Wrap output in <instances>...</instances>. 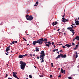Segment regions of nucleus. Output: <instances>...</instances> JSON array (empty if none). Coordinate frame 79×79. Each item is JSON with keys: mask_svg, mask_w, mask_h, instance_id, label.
I'll use <instances>...</instances> for the list:
<instances>
[{"mask_svg": "<svg viewBox=\"0 0 79 79\" xmlns=\"http://www.w3.org/2000/svg\"><path fill=\"white\" fill-rule=\"evenodd\" d=\"M58 69V70H60V68H59Z\"/></svg>", "mask_w": 79, "mask_h": 79, "instance_id": "62", "label": "nucleus"}, {"mask_svg": "<svg viewBox=\"0 0 79 79\" xmlns=\"http://www.w3.org/2000/svg\"><path fill=\"white\" fill-rule=\"evenodd\" d=\"M75 23H76V25H79V21L78 20L76 21V19H75Z\"/></svg>", "mask_w": 79, "mask_h": 79, "instance_id": "10", "label": "nucleus"}, {"mask_svg": "<svg viewBox=\"0 0 79 79\" xmlns=\"http://www.w3.org/2000/svg\"><path fill=\"white\" fill-rule=\"evenodd\" d=\"M23 40H24L25 41H27V40H26V39L25 38H23Z\"/></svg>", "mask_w": 79, "mask_h": 79, "instance_id": "27", "label": "nucleus"}, {"mask_svg": "<svg viewBox=\"0 0 79 79\" xmlns=\"http://www.w3.org/2000/svg\"><path fill=\"white\" fill-rule=\"evenodd\" d=\"M57 24H58V22H54L52 23V26H54V25H56Z\"/></svg>", "mask_w": 79, "mask_h": 79, "instance_id": "9", "label": "nucleus"}, {"mask_svg": "<svg viewBox=\"0 0 79 79\" xmlns=\"http://www.w3.org/2000/svg\"><path fill=\"white\" fill-rule=\"evenodd\" d=\"M59 32V34L60 35V34H61V32Z\"/></svg>", "mask_w": 79, "mask_h": 79, "instance_id": "45", "label": "nucleus"}, {"mask_svg": "<svg viewBox=\"0 0 79 79\" xmlns=\"http://www.w3.org/2000/svg\"><path fill=\"white\" fill-rule=\"evenodd\" d=\"M72 44L73 46L75 45V44H74V43H73V42Z\"/></svg>", "mask_w": 79, "mask_h": 79, "instance_id": "31", "label": "nucleus"}, {"mask_svg": "<svg viewBox=\"0 0 79 79\" xmlns=\"http://www.w3.org/2000/svg\"><path fill=\"white\" fill-rule=\"evenodd\" d=\"M72 25V26H74V25H75V24H73Z\"/></svg>", "mask_w": 79, "mask_h": 79, "instance_id": "55", "label": "nucleus"}, {"mask_svg": "<svg viewBox=\"0 0 79 79\" xmlns=\"http://www.w3.org/2000/svg\"><path fill=\"white\" fill-rule=\"evenodd\" d=\"M26 18H28V17H29V15H26Z\"/></svg>", "mask_w": 79, "mask_h": 79, "instance_id": "24", "label": "nucleus"}, {"mask_svg": "<svg viewBox=\"0 0 79 79\" xmlns=\"http://www.w3.org/2000/svg\"><path fill=\"white\" fill-rule=\"evenodd\" d=\"M41 59H40V60L42 61H41V63H44V57H40Z\"/></svg>", "mask_w": 79, "mask_h": 79, "instance_id": "8", "label": "nucleus"}, {"mask_svg": "<svg viewBox=\"0 0 79 79\" xmlns=\"http://www.w3.org/2000/svg\"><path fill=\"white\" fill-rule=\"evenodd\" d=\"M12 44H15V41H13Z\"/></svg>", "mask_w": 79, "mask_h": 79, "instance_id": "43", "label": "nucleus"}, {"mask_svg": "<svg viewBox=\"0 0 79 79\" xmlns=\"http://www.w3.org/2000/svg\"><path fill=\"white\" fill-rule=\"evenodd\" d=\"M27 45H29V44H27Z\"/></svg>", "mask_w": 79, "mask_h": 79, "instance_id": "63", "label": "nucleus"}, {"mask_svg": "<svg viewBox=\"0 0 79 79\" xmlns=\"http://www.w3.org/2000/svg\"><path fill=\"white\" fill-rule=\"evenodd\" d=\"M8 79H12L10 77H9V78H8Z\"/></svg>", "mask_w": 79, "mask_h": 79, "instance_id": "51", "label": "nucleus"}, {"mask_svg": "<svg viewBox=\"0 0 79 79\" xmlns=\"http://www.w3.org/2000/svg\"><path fill=\"white\" fill-rule=\"evenodd\" d=\"M65 16V13H64L63 16H62L63 18H64Z\"/></svg>", "mask_w": 79, "mask_h": 79, "instance_id": "36", "label": "nucleus"}, {"mask_svg": "<svg viewBox=\"0 0 79 79\" xmlns=\"http://www.w3.org/2000/svg\"><path fill=\"white\" fill-rule=\"evenodd\" d=\"M59 45H62V44H59Z\"/></svg>", "mask_w": 79, "mask_h": 79, "instance_id": "58", "label": "nucleus"}, {"mask_svg": "<svg viewBox=\"0 0 79 79\" xmlns=\"http://www.w3.org/2000/svg\"><path fill=\"white\" fill-rule=\"evenodd\" d=\"M50 77L51 78H52V77H53V76L52 75H50Z\"/></svg>", "mask_w": 79, "mask_h": 79, "instance_id": "33", "label": "nucleus"}, {"mask_svg": "<svg viewBox=\"0 0 79 79\" xmlns=\"http://www.w3.org/2000/svg\"><path fill=\"white\" fill-rule=\"evenodd\" d=\"M61 72L62 73H64V74H65V73H66V71H65V70H63V69H62V68H61Z\"/></svg>", "mask_w": 79, "mask_h": 79, "instance_id": "11", "label": "nucleus"}, {"mask_svg": "<svg viewBox=\"0 0 79 79\" xmlns=\"http://www.w3.org/2000/svg\"><path fill=\"white\" fill-rule=\"evenodd\" d=\"M7 76H8V74H6V77H7Z\"/></svg>", "mask_w": 79, "mask_h": 79, "instance_id": "40", "label": "nucleus"}, {"mask_svg": "<svg viewBox=\"0 0 79 79\" xmlns=\"http://www.w3.org/2000/svg\"><path fill=\"white\" fill-rule=\"evenodd\" d=\"M62 47L63 48H66V47L64 46H62Z\"/></svg>", "mask_w": 79, "mask_h": 79, "instance_id": "35", "label": "nucleus"}, {"mask_svg": "<svg viewBox=\"0 0 79 79\" xmlns=\"http://www.w3.org/2000/svg\"><path fill=\"white\" fill-rule=\"evenodd\" d=\"M60 29H59L57 31H60Z\"/></svg>", "mask_w": 79, "mask_h": 79, "instance_id": "50", "label": "nucleus"}, {"mask_svg": "<svg viewBox=\"0 0 79 79\" xmlns=\"http://www.w3.org/2000/svg\"><path fill=\"white\" fill-rule=\"evenodd\" d=\"M35 49H36L35 50V51L36 52H39V48H37V47H36L35 48Z\"/></svg>", "mask_w": 79, "mask_h": 79, "instance_id": "17", "label": "nucleus"}, {"mask_svg": "<svg viewBox=\"0 0 79 79\" xmlns=\"http://www.w3.org/2000/svg\"><path fill=\"white\" fill-rule=\"evenodd\" d=\"M28 12H29V10H27V13H28Z\"/></svg>", "mask_w": 79, "mask_h": 79, "instance_id": "60", "label": "nucleus"}, {"mask_svg": "<svg viewBox=\"0 0 79 79\" xmlns=\"http://www.w3.org/2000/svg\"><path fill=\"white\" fill-rule=\"evenodd\" d=\"M45 44L46 47H50V44L45 43Z\"/></svg>", "mask_w": 79, "mask_h": 79, "instance_id": "21", "label": "nucleus"}, {"mask_svg": "<svg viewBox=\"0 0 79 79\" xmlns=\"http://www.w3.org/2000/svg\"><path fill=\"white\" fill-rule=\"evenodd\" d=\"M38 44L40 45H42L43 44V41H44V38H42L41 39H40L39 40H37Z\"/></svg>", "mask_w": 79, "mask_h": 79, "instance_id": "2", "label": "nucleus"}, {"mask_svg": "<svg viewBox=\"0 0 79 79\" xmlns=\"http://www.w3.org/2000/svg\"><path fill=\"white\" fill-rule=\"evenodd\" d=\"M15 43V44H16L17 43V42H18L17 41H14Z\"/></svg>", "mask_w": 79, "mask_h": 79, "instance_id": "47", "label": "nucleus"}, {"mask_svg": "<svg viewBox=\"0 0 79 79\" xmlns=\"http://www.w3.org/2000/svg\"><path fill=\"white\" fill-rule=\"evenodd\" d=\"M40 54L41 55H40V58L45 56V54L44 51H42L40 53Z\"/></svg>", "mask_w": 79, "mask_h": 79, "instance_id": "3", "label": "nucleus"}, {"mask_svg": "<svg viewBox=\"0 0 79 79\" xmlns=\"http://www.w3.org/2000/svg\"><path fill=\"white\" fill-rule=\"evenodd\" d=\"M60 74H61V73H60V75L58 77H61V75H60Z\"/></svg>", "mask_w": 79, "mask_h": 79, "instance_id": "26", "label": "nucleus"}, {"mask_svg": "<svg viewBox=\"0 0 79 79\" xmlns=\"http://www.w3.org/2000/svg\"><path fill=\"white\" fill-rule=\"evenodd\" d=\"M26 79H28V78H27Z\"/></svg>", "mask_w": 79, "mask_h": 79, "instance_id": "64", "label": "nucleus"}, {"mask_svg": "<svg viewBox=\"0 0 79 79\" xmlns=\"http://www.w3.org/2000/svg\"><path fill=\"white\" fill-rule=\"evenodd\" d=\"M40 77H44V75H40Z\"/></svg>", "mask_w": 79, "mask_h": 79, "instance_id": "30", "label": "nucleus"}, {"mask_svg": "<svg viewBox=\"0 0 79 79\" xmlns=\"http://www.w3.org/2000/svg\"><path fill=\"white\" fill-rule=\"evenodd\" d=\"M71 26H72V27H69L67 28V29H73L74 27V26L73 25H71Z\"/></svg>", "mask_w": 79, "mask_h": 79, "instance_id": "14", "label": "nucleus"}, {"mask_svg": "<svg viewBox=\"0 0 79 79\" xmlns=\"http://www.w3.org/2000/svg\"><path fill=\"white\" fill-rule=\"evenodd\" d=\"M19 58H23V55H19Z\"/></svg>", "mask_w": 79, "mask_h": 79, "instance_id": "19", "label": "nucleus"}, {"mask_svg": "<svg viewBox=\"0 0 79 79\" xmlns=\"http://www.w3.org/2000/svg\"><path fill=\"white\" fill-rule=\"evenodd\" d=\"M6 53V55H8V53Z\"/></svg>", "mask_w": 79, "mask_h": 79, "instance_id": "53", "label": "nucleus"}, {"mask_svg": "<svg viewBox=\"0 0 79 79\" xmlns=\"http://www.w3.org/2000/svg\"><path fill=\"white\" fill-rule=\"evenodd\" d=\"M65 46H67L68 48H69L70 47H71V46H72V45L71 44L69 45V44H67L65 45Z\"/></svg>", "mask_w": 79, "mask_h": 79, "instance_id": "12", "label": "nucleus"}, {"mask_svg": "<svg viewBox=\"0 0 79 79\" xmlns=\"http://www.w3.org/2000/svg\"><path fill=\"white\" fill-rule=\"evenodd\" d=\"M52 45H54V42H52Z\"/></svg>", "mask_w": 79, "mask_h": 79, "instance_id": "37", "label": "nucleus"}, {"mask_svg": "<svg viewBox=\"0 0 79 79\" xmlns=\"http://www.w3.org/2000/svg\"><path fill=\"white\" fill-rule=\"evenodd\" d=\"M23 57H24H24L26 56H25V55H23Z\"/></svg>", "mask_w": 79, "mask_h": 79, "instance_id": "54", "label": "nucleus"}, {"mask_svg": "<svg viewBox=\"0 0 79 79\" xmlns=\"http://www.w3.org/2000/svg\"><path fill=\"white\" fill-rule=\"evenodd\" d=\"M46 43H48V44H51V43H50V41H48V42H47Z\"/></svg>", "mask_w": 79, "mask_h": 79, "instance_id": "25", "label": "nucleus"}, {"mask_svg": "<svg viewBox=\"0 0 79 79\" xmlns=\"http://www.w3.org/2000/svg\"><path fill=\"white\" fill-rule=\"evenodd\" d=\"M10 45H12V44H13V43H10Z\"/></svg>", "mask_w": 79, "mask_h": 79, "instance_id": "57", "label": "nucleus"}, {"mask_svg": "<svg viewBox=\"0 0 79 79\" xmlns=\"http://www.w3.org/2000/svg\"><path fill=\"white\" fill-rule=\"evenodd\" d=\"M10 46H8V47H7V48H10Z\"/></svg>", "mask_w": 79, "mask_h": 79, "instance_id": "48", "label": "nucleus"}, {"mask_svg": "<svg viewBox=\"0 0 79 79\" xmlns=\"http://www.w3.org/2000/svg\"><path fill=\"white\" fill-rule=\"evenodd\" d=\"M64 35H65L66 34V33H64Z\"/></svg>", "mask_w": 79, "mask_h": 79, "instance_id": "61", "label": "nucleus"}, {"mask_svg": "<svg viewBox=\"0 0 79 79\" xmlns=\"http://www.w3.org/2000/svg\"><path fill=\"white\" fill-rule=\"evenodd\" d=\"M38 43H38V41H34L33 43V45H35L36 44H38Z\"/></svg>", "mask_w": 79, "mask_h": 79, "instance_id": "13", "label": "nucleus"}, {"mask_svg": "<svg viewBox=\"0 0 79 79\" xmlns=\"http://www.w3.org/2000/svg\"><path fill=\"white\" fill-rule=\"evenodd\" d=\"M35 6H37V5L36 4L34 5Z\"/></svg>", "mask_w": 79, "mask_h": 79, "instance_id": "52", "label": "nucleus"}, {"mask_svg": "<svg viewBox=\"0 0 79 79\" xmlns=\"http://www.w3.org/2000/svg\"><path fill=\"white\" fill-rule=\"evenodd\" d=\"M26 19L27 20H28V21H32V20L33 19V17H32V15H30Z\"/></svg>", "mask_w": 79, "mask_h": 79, "instance_id": "4", "label": "nucleus"}, {"mask_svg": "<svg viewBox=\"0 0 79 79\" xmlns=\"http://www.w3.org/2000/svg\"><path fill=\"white\" fill-rule=\"evenodd\" d=\"M76 39H75H75H73V41H74V40H75Z\"/></svg>", "mask_w": 79, "mask_h": 79, "instance_id": "56", "label": "nucleus"}, {"mask_svg": "<svg viewBox=\"0 0 79 79\" xmlns=\"http://www.w3.org/2000/svg\"><path fill=\"white\" fill-rule=\"evenodd\" d=\"M29 77H30V78H31V79H32V75H29Z\"/></svg>", "mask_w": 79, "mask_h": 79, "instance_id": "23", "label": "nucleus"}, {"mask_svg": "<svg viewBox=\"0 0 79 79\" xmlns=\"http://www.w3.org/2000/svg\"><path fill=\"white\" fill-rule=\"evenodd\" d=\"M63 20L62 21V22H64V23H66V22H68V21H69V20L68 19H65V18H62Z\"/></svg>", "mask_w": 79, "mask_h": 79, "instance_id": "6", "label": "nucleus"}, {"mask_svg": "<svg viewBox=\"0 0 79 79\" xmlns=\"http://www.w3.org/2000/svg\"><path fill=\"white\" fill-rule=\"evenodd\" d=\"M25 56H27L28 55H27V54H26L25 55Z\"/></svg>", "mask_w": 79, "mask_h": 79, "instance_id": "41", "label": "nucleus"}, {"mask_svg": "<svg viewBox=\"0 0 79 79\" xmlns=\"http://www.w3.org/2000/svg\"><path fill=\"white\" fill-rule=\"evenodd\" d=\"M35 4H36V5H38V4H39V2H36Z\"/></svg>", "mask_w": 79, "mask_h": 79, "instance_id": "28", "label": "nucleus"}, {"mask_svg": "<svg viewBox=\"0 0 79 79\" xmlns=\"http://www.w3.org/2000/svg\"><path fill=\"white\" fill-rule=\"evenodd\" d=\"M30 55L31 56H32V54H30Z\"/></svg>", "mask_w": 79, "mask_h": 79, "instance_id": "46", "label": "nucleus"}, {"mask_svg": "<svg viewBox=\"0 0 79 79\" xmlns=\"http://www.w3.org/2000/svg\"><path fill=\"white\" fill-rule=\"evenodd\" d=\"M47 40H47V38H44V39H43V41L44 42H47Z\"/></svg>", "mask_w": 79, "mask_h": 79, "instance_id": "20", "label": "nucleus"}, {"mask_svg": "<svg viewBox=\"0 0 79 79\" xmlns=\"http://www.w3.org/2000/svg\"><path fill=\"white\" fill-rule=\"evenodd\" d=\"M56 51H58V49H56Z\"/></svg>", "mask_w": 79, "mask_h": 79, "instance_id": "59", "label": "nucleus"}, {"mask_svg": "<svg viewBox=\"0 0 79 79\" xmlns=\"http://www.w3.org/2000/svg\"><path fill=\"white\" fill-rule=\"evenodd\" d=\"M76 48H78V45H76Z\"/></svg>", "mask_w": 79, "mask_h": 79, "instance_id": "34", "label": "nucleus"}, {"mask_svg": "<svg viewBox=\"0 0 79 79\" xmlns=\"http://www.w3.org/2000/svg\"><path fill=\"white\" fill-rule=\"evenodd\" d=\"M51 64L52 65V67H53V63H51Z\"/></svg>", "mask_w": 79, "mask_h": 79, "instance_id": "29", "label": "nucleus"}, {"mask_svg": "<svg viewBox=\"0 0 79 79\" xmlns=\"http://www.w3.org/2000/svg\"><path fill=\"white\" fill-rule=\"evenodd\" d=\"M20 68L22 69H24V68L26 66V64L25 63H24L23 61H21L20 62Z\"/></svg>", "mask_w": 79, "mask_h": 79, "instance_id": "1", "label": "nucleus"}, {"mask_svg": "<svg viewBox=\"0 0 79 79\" xmlns=\"http://www.w3.org/2000/svg\"><path fill=\"white\" fill-rule=\"evenodd\" d=\"M56 51V49H54L53 51V52H55Z\"/></svg>", "mask_w": 79, "mask_h": 79, "instance_id": "39", "label": "nucleus"}, {"mask_svg": "<svg viewBox=\"0 0 79 79\" xmlns=\"http://www.w3.org/2000/svg\"><path fill=\"white\" fill-rule=\"evenodd\" d=\"M75 53H76V58H77V57H78V56L77 55V52H75Z\"/></svg>", "mask_w": 79, "mask_h": 79, "instance_id": "22", "label": "nucleus"}, {"mask_svg": "<svg viewBox=\"0 0 79 79\" xmlns=\"http://www.w3.org/2000/svg\"><path fill=\"white\" fill-rule=\"evenodd\" d=\"M10 50V48H6V52H8Z\"/></svg>", "mask_w": 79, "mask_h": 79, "instance_id": "18", "label": "nucleus"}, {"mask_svg": "<svg viewBox=\"0 0 79 79\" xmlns=\"http://www.w3.org/2000/svg\"><path fill=\"white\" fill-rule=\"evenodd\" d=\"M67 29L69 30V31H70L71 32H72V33H73L72 35V36H73L74 35V34H75V32H74V30L73 29V28Z\"/></svg>", "mask_w": 79, "mask_h": 79, "instance_id": "5", "label": "nucleus"}, {"mask_svg": "<svg viewBox=\"0 0 79 79\" xmlns=\"http://www.w3.org/2000/svg\"><path fill=\"white\" fill-rule=\"evenodd\" d=\"M60 55L62 58H66V54H64V55H63V54H60Z\"/></svg>", "mask_w": 79, "mask_h": 79, "instance_id": "7", "label": "nucleus"}, {"mask_svg": "<svg viewBox=\"0 0 79 79\" xmlns=\"http://www.w3.org/2000/svg\"><path fill=\"white\" fill-rule=\"evenodd\" d=\"M76 49H77V48L76 47L73 48V50H76Z\"/></svg>", "mask_w": 79, "mask_h": 79, "instance_id": "38", "label": "nucleus"}, {"mask_svg": "<svg viewBox=\"0 0 79 79\" xmlns=\"http://www.w3.org/2000/svg\"><path fill=\"white\" fill-rule=\"evenodd\" d=\"M40 57H39V56H37V59H39Z\"/></svg>", "mask_w": 79, "mask_h": 79, "instance_id": "44", "label": "nucleus"}, {"mask_svg": "<svg viewBox=\"0 0 79 79\" xmlns=\"http://www.w3.org/2000/svg\"><path fill=\"white\" fill-rule=\"evenodd\" d=\"M57 53H58V55H59V54H60V53H59V52H57Z\"/></svg>", "mask_w": 79, "mask_h": 79, "instance_id": "42", "label": "nucleus"}, {"mask_svg": "<svg viewBox=\"0 0 79 79\" xmlns=\"http://www.w3.org/2000/svg\"><path fill=\"white\" fill-rule=\"evenodd\" d=\"M75 39L76 40H79V36L78 35L76 36L75 38Z\"/></svg>", "mask_w": 79, "mask_h": 79, "instance_id": "15", "label": "nucleus"}, {"mask_svg": "<svg viewBox=\"0 0 79 79\" xmlns=\"http://www.w3.org/2000/svg\"><path fill=\"white\" fill-rule=\"evenodd\" d=\"M61 54H60V55H58L57 57H56V59H58V58H61Z\"/></svg>", "mask_w": 79, "mask_h": 79, "instance_id": "16", "label": "nucleus"}, {"mask_svg": "<svg viewBox=\"0 0 79 79\" xmlns=\"http://www.w3.org/2000/svg\"><path fill=\"white\" fill-rule=\"evenodd\" d=\"M68 78L69 79H72V78H71V77H68Z\"/></svg>", "mask_w": 79, "mask_h": 79, "instance_id": "32", "label": "nucleus"}, {"mask_svg": "<svg viewBox=\"0 0 79 79\" xmlns=\"http://www.w3.org/2000/svg\"><path fill=\"white\" fill-rule=\"evenodd\" d=\"M63 52V50H61L60 51V52Z\"/></svg>", "mask_w": 79, "mask_h": 79, "instance_id": "49", "label": "nucleus"}]
</instances>
